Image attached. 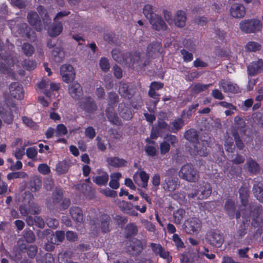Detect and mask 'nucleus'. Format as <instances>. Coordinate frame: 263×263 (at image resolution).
Returning <instances> with one entry per match:
<instances>
[{
	"label": "nucleus",
	"mask_w": 263,
	"mask_h": 263,
	"mask_svg": "<svg viewBox=\"0 0 263 263\" xmlns=\"http://www.w3.org/2000/svg\"><path fill=\"white\" fill-rule=\"evenodd\" d=\"M162 44L158 41H154L147 47L146 52L149 57L154 58L155 55L161 52Z\"/></svg>",
	"instance_id": "25"
},
{
	"label": "nucleus",
	"mask_w": 263,
	"mask_h": 263,
	"mask_svg": "<svg viewBox=\"0 0 263 263\" xmlns=\"http://www.w3.org/2000/svg\"><path fill=\"white\" fill-rule=\"evenodd\" d=\"M69 213L71 217L76 222H81L83 220V214L82 209L76 206L70 208Z\"/></svg>",
	"instance_id": "31"
},
{
	"label": "nucleus",
	"mask_w": 263,
	"mask_h": 263,
	"mask_svg": "<svg viewBox=\"0 0 263 263\" xmlns=\"http://www.w3.org/2000/svg\"><path fill=\"white\" fill-rule=\"evenodd\" d=\"M179 176L190 182L198 181L199 175L198 171L192 164H186L182 166L179 173Z\"/></svg>",
	"instance_id": "5"
},
{
	"label": "nucleus",
	"mask_w": 263,
	"mask_h": 263,
	"mask_svg": "<svg viewBox=\"0 0 263 263\" xmlns=\"http://www.w3.org/2000/svg\"><path fill=\"white\" fill-rule=\"evenodd\" d=\"M209 86V85L202 84L198 83L194 85L192 88V90L194 92L198 93L207 89Z\"/></svg>",
	"instance_id": "58"
},
{
	"label": "nucleus",
	"mask_w": 263,
	"mask_h": 263,
	"mask_svg": "<svg viewBox=\"0 0 263 263\" xmlns=\"http://www.w3.org/2000/svg\"><path fill=\"white\" fill-rule=\"evenodd\" d=\"M205 240L211 246L219 248L223 243L224 237L219 231L211 230L206 233Z\"/></svg>",
	"instance_id": "6"
},
{
	"label": "nucleus",
	"mask_w": 263,
	"mask_h": 263,
	"mask_svg": "<svg viewBox=\"0 0 263 263\" xmlns=\"http://www.w3.org/2000/svg\"><path fill=\"white\" fill-rule=\"evenodd\" d=\"M79 106L81 109L88 113L93 112L98 108L95 100L90 96L84 97L80 102Z\"/></svg>",
	"instance_id": "12"
},
{
	"label": "nucleus",
	"mask_w": 263,
	"mask_h": 263,
	"mask_svg": "<svg viewBox=\"0 0 263 263\" xmlns=\"http://www.w3.org/2000/svg\"><path fill=\"white\" fill-rule=\"evenodd\" d=\"M143 250L142 242L138 239H133L126 244V251L130 255L137 256L140 255Z\"/></svg>",
	"instance_id": "9"
},
{
	"label": "nucleus",
	"mask_w": 263,
	"mask_h": 263,
	"mask_svg": "<svg viewBox=\"0 0 263 263\" xmlns=\"http://www.w3.org/2000/svg\"><path fill=\"white\" fill-rule=\"evenodd\" d=\"M248 75L254 76L263 71V61L259 59L257 61L253 62L247 66Z\"/></svg>",
	"instance_id": "18"
},
{
	"label": "nucleus",
	"mask_w": 263,
	"mask_h": 263,
	"mask_svg": "<svg viewBox=\"0 0 263 263\" xmlns=\"http://www.w3.org/2000/svg\"><path fill=\"white\" fill-rule=\"evenodd\" d=\"M99 66L101 70L104 72H107L109 70L110 64L109 61L105 57L101 58L99 61Z\"/></svg>",
	"instance_id": "51"
},
{
	"label": "nucleus",
	"mask_w": 263,
	"mask_h": 263,
	"mask_svg": "<svg viewBox=\"0 0 263 263\" xmlns=\"http://www.w3.org/2000/svg\"><path fill=\"white\" fill-rule=\"evenodd\" d=\"M63 197V192L61 189H57L52 193V200L54 204L60 203Z\"/></svg>",
	"instance_id": "46"
},
{
	"label": "nucleus",
	"mask_w": 263,
	"mask_h": 263,
	"mask_svg": "<svg viewBox=\"0 0 263 263\" xmlns=\"http://www.w3.org/2000/svg\"><path fill=\"white\" fill-rule=\"evenodd\" d=\"M201 228V221L196 218H190L183 224V229L186 233L195 234L199 232Z\"/></svg>",
	"instance_id": "8"
},
{
	"label": "nucleus",
	"mask_w": 263,
	"mask_h": 263,
	"mask_svg": "<svg viewBox=\"0 0 263 263\" xmlns=\"http://www.w3.org/2000/svg\"><path fill=\"white\" fill-rule=\"evenodd\" d=\"M186 21V14L183 10H178L177 11L175 18V25L180 28H182L185 25Z\"/></svg>",
	"instance_id": "30"
},
{
	"label": "nucleus",
	"mask_w": 263,
	"mask_h": 263,
	"mask_svg": "<svg viewBox=\"0 0 263 263\" xmlns=\"http://www.w3.org/2000/svg\"><path fill=\"white\" fill-rule=\"evenodd\" d=\"M19 239H22L23 243H31L34 242L35 240V236L34 233L30 229H25L23 232L22 237Z\"/></svg>",
	"instance_id": "34"
},
{
	"label": "nucleus",
	"mask_w": 263,
	"mask_h": 263,
	"mask_svg": "<svg viewBox=\"0 0 263 263\" xmlns=\"http://www.w3.org/2000/svg\"><path fill=\"white\" fill-rule=\"evenodd\" d=\"M143 13L145 17L149 20L152 18V17H154L155 13H154L153 6L149 4L145 5L143 9Z\"/></svg>",
	"instance_id": "44"
},
{
	"label": "nucleus",
	"mask_w": 263,
	"mask_h": 263,
	"mask_svg": "<svg viewBox=\"0 0 263 263\" xmlns=\"http://www.w3.org/2000/svg\"><path fill=\"white\" fill-rule=\"evenodd\" d=\"M212 193V187L209 183H206L200 185L196 191L195 194H193L192 197L197 196L199 199H206Z\"/></svg>",
	"instance_id": "16"
},
{
	"label": "nucleus",
	"mask_w": 263,
	"mask_h": 263,
	"mask_svg": "<svg viewBox=\"0 0 263 263\" xmlns=\"http://www.w3.org/2000/svg\"><path fill=\"white\" fill-rule=\"evenodd\" d=\"M208 146V143L207 141L198 142L194 145L193 154L195 155H198L201 157H206L209 153Z\"/></svg>",
	"instance_id": "22"
},
{
	"label": "nucleus",
	"mask_w": 263,
	"mask_h": 263,
	"mask_svg": "<svg viewBox=\"0 0 263 263\" xmlns=\"http://www.w3.org/2000/svg\"><path fill=\"white\" fill-rule=\"evenodd\" d=\"M246 165L248 172L251 174L257 175L260 171L259 164L252 158L247 159Z\"/></svg>",
	"instance_id": "27"
},
{
	"label": "nucleus",
	"mask_w": 263,
	"mask_h": 263,
	"mask_svg": "<svg viewBox=\"0 0 263 263\" xmlns=\"http://www.w3.org/2000/svg\"><path fill=\"white\" fill-rule=\"evenodd\" d=\"M139 177L142 181V187L144 189L147 188L149 178V175L145 171H142L139 173Z\"/></svg>",
	"instance_id": "54"
},
{
	"label": "nucleus",
	"mask_w": 263,
	"mask_h": 263,
	"mask_svg": "<svg viewBox=\"0 0 263 263\" xmlns=\"http://www.w3.org/2000/svg\"><path fill=\"white\" fill-rule=\"evenodd\" d=\"M261 46L257 42H249L246 45V49L250 52H256L261 50Z\"/></svg>",
	"instance_id": "45"
},
{
	"label": "nucleus",
	"mask_w": 263,
	"mask_h": 263,
	"mask_svg": "<svg viewBox=\"0 0 263 263\" xmlns=\"http://www.w3.org/2000/svg\"><path fill=\"white\" fill-rule=\"evenodd\" d=\"M138 232V228L134 223H130L126 225L125 228V237L130 238L132 236L136 235Z\"/></svg>",
	"instance_id": "35"
},
{
	"label": "nucleus",
	"mask_w": 263,
	"mask_h": 263,
	"mask_svg": "<svg viewBox=\"0 0 263 263\" xmlns=\"http://www.w3.org/2000/svg\"><path fill=\"white\" fill-rule=\"evenodd\" d=\"M68 90L71 97L76 100L80 99L83 95L82 88L81 85L77 82L71 84Z\"/></svg>",
	"instance_id": "24"
},
{
	"label": "nucleus",
	"mask_w": 263,
	"mask_h": 263,
	"mask_svg": "<svg viewBox=\"0 0 263 263\" xmlns=\"http://www.w3.org/2000/svg\"><path fill=\"white\" fill-rule=\"evenodd\" d=\"M230 12L232 17L241 18L243 17L246 14V8L241 4L235 3L232 5Z\"/></svg>",
	"instance_id": "19"
},
{
	"label": "nucleus",
	"mask_w": 263,
	"mask_h": 263,
	"mask_svg": "<svg viewBox=\"0 0 263 263\" xmlns=\"http://www.w3.org/2000/svg\"><path fill=\"white\" fill-rule=\"evenodd\" d=\"M52 59L56 63H61L64 59V52L60 48H54L51 52Z\"/></svg>",
	"instance_id": "40"
},
{
	"label": "nucleus",
	"mask_w": 263,
	"mask_h": 263,
	"mask_svg": "<svg viewBox=\"0 0 263 263\" xmlns=\"http://www.w3.org/2000/svg\"><path fill=\"white\" fill-rule=\"evenodd\" d=\"M233 136L234 137L237 148L239 150H242L244 148L245 145L238 133L237 132H233Z\"/></svg>",
	"instance_id": "52"
},
{
	"label": "nucleus",
	"mask_w": 263,
	"mask_h": 263,
	"mask_svg": "<svg viewBox=\"0 0 263 263\" xmlns=\"http://www.w3.org/2000/svg\"><path fill=\"white\" fill-rule=\"evenodd\" d=\"M170 148L171 145L167 142L164 141L160 144V153L162 155H164L168 153Z\"/></svg>",
	"instance_id": "61"
},
{
	"label": "nucleus",
	"mask_w": 263,
	"mask_h": 263,
	"mask_svg": "<svg viewBox=\"0 0 263 263\" xmlns=\"http://www.w3.org/2000/svg\"><path fill=\"white\" fill-rule=\"evenodd\" d=\"M164 86V84L161 82L153 81L149 86V89L148 92V95L149 97L155 99L156 96H160L159 93H157L156 91L161 89Z\"/></svg>",
	"instance_id": "28"
},
{
	"label": "nucleus",
	"mask_w": 263,
	"mask_h": 263,
	"mask_svg": "<svg viewBox=\"0 0 263 263\" xmlns=\"http://www.w3.org/2000/svg\"><path fill=\"white\" fill-rule=\"evenodd\" d=\"M119 96L116 92L113 91L108 92L107 99L108 106L107 107L115 108L116 104L119 102Z\"/></svg>",
	"instance_id": "39"
},
{
	"label": "nucleus",
	"mask_w": 263,
	"mask_h": 263,
	"mask_svg": "<svg viewBox=\"0 0 263 263\" xmlns=\"http://www.w3.org/2000/svg\"><path fill=\"white\" fill-rule=\"evenodd\" d=\"M161 258L165 260L167 263H170L172 260V256L169 251L166 250L164 248H163L160 253L158 255Z\"/></svg>",
	"instance_id": "59"
},
{
	"label": "nucleus",
	"mask_w": 263,
	"mask_h": 263,
	"mask_svg": "<svg viewBox=\"0 0 263 263\" xmlns=\"http://www.w3.org/2000/svg\"><path fill=\"white\" fill-rule=\"evenodd\" d=\"M68 130L66 127L63 124H59L57 126L56 136L60 137L67 134Z\"/></svg>",
	"instance_id": "57"
},
{
	"label": "nucleus",
	"mask_w": 263,
	"mask_h": 263,
	"mask_svg": "<svg viewBox=\"0 0 263 263\" xmlns=\"http://www.w3.org/2000/svg\"><path fill=\"white\" fill-rule=\"evenodd\" d=\"M118 92L122 98L130 99L135 95L136 90L135 88L130 86L128 83L120 82Z\"/></svg>",
	"instance_id": "11"
},
{
	"label": "nucleus",
	"mask_w": 263,
	"mask_h": 263,
	"mask_svg": "<svg viewBox=\"0 0 263 263\" xmlns=\"http://www.w3.org/2000/svg\"><path fill=\"white\" fill-rule=\"evenodd\" d=\"M181 54L182 55L183 61L185 63H188L193 60V54L191 52H189L184 49L180 50Z\"/></svg>",
	"instance_id": "55"
},
{
	"label": "nucleus",
	"mask_w": 263,
	"mask_h": 263,
	"mask_svg": "<svg viewBox=\"0 0 263 263\" xmlns=\"http://www.w3.org/2000/svg\"><path fill=\"white\" fill-rule=\"evenodd\" d=\"M22 51L27 57H31L34 52V47L28 43H25L22 46Z\"/></svg>",
	"instance_id": "47"
},
{
	"label": "nucleus",
	"mask_w": 263,
	"mask_h": 263,
	"mask_svg": "<svg viewBox=\"0 0 263 263\" xmlns=\"http://www.w3.org/2000/svg\"><path fill=\"white\" fill-rule=\"evenodd\" d=\"M149 22L152 25V28L156 31H165L167 28L163 18L158 14H155L154 17L149 20Z\"/></svg>",
	"instance_id": "15"
},
{
	"label": "nucleus",
	"mask_w": 263,
	"mask_h": 263,
	"mask_svg": "<svg viewBox=\"0 0 263 263\" xmlns=\"http://www.w3.org/2000/svg\"><path fill=\"white\" fill-rule=\"evenodd\" d=\"M106 161L108 165L117 168L125 166L127 164L125 160L118 157H109L107 158Z\"/></svg>",
	"instance_id": "26"
},
{
	"label": "nucleus",
	"mask_w": 263,
	"mask_h": 263,
	"mask_svg": "<svg viewBox=\"0 0 263 263\" xmlns=\"http://www.w3.org/2000/svg\"><path fill=\"white\" fill-rule=\"evenodd\" d=\"M253 192L254 196L260 202H263V182L258 181L254 184Z\"/></svg>",
	"instance_id": "33"
},
{
	"label": "nucleus",
	"mask_w": 263,
	"mask_h": 263,
	"mask_svg": "<svg viewBox=\"0 0 263 263\" xmlns=\"http://www.w3.org/2000/svg\"><path fill=\"white\" fill-rule=\"evenodd\" d=\"M0 117L4 123L8 125L12 124L14 120V115L11 109L0 110Z\"/></svg>",
	"instance_id": "29"
},
{
	"label": "nucleus",
	"mask_w": 263,
	"mask_h": 263,
	"mask_svg": "<svg viewBox=\"0 0 263 263\" xmlns=\"http://www.w3.org/2000/svg\"><path fill=\"white\" fill-rule=\"evenodd\" d=\"M113 73L116 78L120 79L123 77V70L117 64H115L112 68Z\"/></svg>",
	"instance_id": "64"
},
{
	"label": "nucleus",
	"mask_w": 263,
	"mask_h": 263,
	"mask_svg": "<svg viewBox=\"0 0 263 263\" xmlns=\"http://www.w3.org/2000/svg\"><path fill=\"white\" fill-rule=\"evenodd\" d=\"M150 247L152 249L153 253L156 255L158 256L162 250L163 247L160 243H156L152 242L150 243Z\"/></svg>",
	"instance_id": "62"
},
{
	"label": "nucleus",
	"mask_w": 263,
	"mask_h": 263,
	"mask_svg": "<svg viewBox=\"0 0 263 263\" xmlns=\"http://www.w3.org/2000/svg\"><path fill=\"white\" fill-rule=\"evenodd\" d=\"M172 124L173 125L172 132L176 133L183 126L184 121L182 118H177L172 122Z\"/></svg>",
	"instance_id": "49"
},
{
	"label": "nucleus",
	"mask_w": 263,
	"mask_h": 263,
	"mask_svg": "<svg viewBox=\"0 0 263 263\" xmlns=\"http://www.w3.org/2000/svg\"><path fill=\"white\" fill-rule=\"evenodd\" d=\"M17 243L20 251L22 253L27 252L29 258H33L36 256L37 252L36 246L31 245L28 247L26 243H23L22 239H18Z\"/></svg>",
	"instance_id": "13"
},
{
	"label": "nucleus",
	"mask_w": 263,
	"mask_h": 263,
	"mask_svg": "<svg viewBox=\"0 0 263 263\" xmlns=\"http://www.w3.org/2000/svg\"><path fill=\"white\" fill-rule=\"evenodd\" d=\"M145 152L147 156L154 157L157 155V149L156 148L152 145H146L145 146Z\"/></svg>",
	"instance_id": "60"
},
{
	"label": "nucleus",
	"mask_w": 263,
	"mask_h": 263,
	"mask_svg": "<svg viewBox=\"0 0 263 263\" xmlns=\"http://www.w3.org/2000/svg\"><path fill=\"white\" fill-rule=\"evenodd\" d=\"M11 96L16 99L21 100L24 97V90L22 85L17 82L12 83L9 86Z\"/></svg>",
	"instance_id": "14"
},
{
	"label": "nucleus",
	"mask_w": 263,
	"mask_h": 263,
	"mask_svg": "<svg viewBox=\"0 0 263 263\" xmlns=\"http://www.w3.org/2000/svg\"><path fill=\"white\" fill-rule=\"evenodd\" d=\"M241 205L246 208L249 203V191L247 187L241 186L238 190Z\"/></svg>",
	"instance_id": "32"
},
{
	"label": "nucleus",
	"mask_w": 263,
	"mask_h": 263,
	"mask_svg": "<svg viewBox=\"0 0 263 263\" xmlns=\"http://www.w3.org/2000/svg\"><path fill=\"white\" fill-rule=\"evenodd\" d=\"M69 167V163L66 160L59 162L56 166L57 171L60 174H63L67 172Z\"/></svg>",
	"instance_id": "43"
},
{
	"label": "nucleus",
	"mask_w": 263,
	"mask_h": 263,
	"mask_svg": "<svg viewBox=\"0 0 263 263\" xmlns=\"http://www.w3.org/2000/svg\"><path fill=\"white\" fill-rule=\"evenodd\" d=\"M239 26L240 30L245 33H256L261 31L262 24L261 21L257 18H252L241 21Z\"/></svg>",
	"instance_id": "4"
},
{
	"label": "nucleus",
	"mask_w": 263,
	"mask_h": 263,
	"mask_svg": "<svg viewBox=\"0 0 263 263\" xmlns=\"http://www.w3.org/2000/svg\"><path fill=\"white\" fill-rule=\"evenodd\" d=\"M63 25L61 22H57L53 24L51 29L49 30V34L50 36L55 37L59 35L62 31Z\"/></svg>",
	"instance_id": "41"
},
{
	"label": "nucleus",
	"mask_w": 263,
	"mask_h": 263,
	"mask_svg": "<svg viewBox=\"0 0 263 263\" xmlns=\"http://www.w3.org/2000/svg\"><path fill=\"white\" fill-rule=\"evenodd\" d=\"M42 181L38 178H34L30 181L31 190L32 192H36L41 188Z\"/></svg>",
	"instance_id": "56"
},
{
	"label": "nucleus",
	"mask_w": 263,
	"mask_h": 263,
	"mask_svg": "<svg viewBox=\"0 0 263 263\" xmlns=\"http://www.w3.org/2000/svg\"><path fill=\"white\" fill-rule=\"evenodd\" d=\"M185 214V210L180 208L173 213L174 222L176 224H180L183 220Z\"/></svg>",
	"instance_id": "42"
},
{
	"label": "nucleus",
	"mask_w": 263,
	"mask_h": 263,
	"mask_svg": "<svg viewBox=\"0 0 263 263\" xmlns=\"http://www.w3.org/2000/svg\"><path fill=\"white\" fill-rule=\"evenodd\" d=\"M164 140L172 146H175V144L178 141L177 137L171 134H167L164 137Z\"/></svg>",
	"instance_id": "63"
},
{
	"label": "nucleus",
	"mask_w": 263,
	"mask_h": 263,
	"mask_svg": "<svg viewBox=\"0 0 263 263\" xmlns=\"http://www.w3.org/2000/svg\"><path fill=\"white\" fill-rule=\"evenodd\" d=\"M111 55L114 60L119 63H125L133 65L138 63L140 60V53L137 52H126L122 53L118 49H115L111 51Z\"/></svg>",
	"instance_id": "1"
},
{
	"label": "nucleus",
	"mask_w": 263,
	"mask_h": 263,
	"mask_svg": "<svg viewBox=\"0 0 263 263\" xmlns=\"http://www.w3.org/2000/svg\"><path fill=\"white\" fill-rule=\"evenodd\" d=\"M24 68L28 71L33 70L36 67V63L34 60L25 59L22 63Z\"/></svg>",
	"instance_id": "48"
},
{
	"label": "nucleus",
	"mask_w": 263,
	"mask_h": 263,
	"mask_svg": "<svg viewBox=\"0 0 263 263\" xmlns=\"http://www.w3.org/2000/svg\"><path fill=\"white\" fill-rule=\"evenodd\" d=\"M28 205L29 214L31 215H37L40 212L41 209L37 204L29 201Z\"/></svg>",
	"instance_id": "53"
},
{
	"label": "nucleus",
	"mask_w": 263,
	"mask_h": 263,
	"mask_svg": "<svg viewBox=\"0 0 263 263\" xmlns=\"http://www.w3.org/2000/svg\"><path fill=\"white\" fill-rule=\"evenodd\" d=\"M27 20L29 24L34 27L36 31H40L42 30L41 20L36 12H29L27 14Z\"/></svg>",
	"instance_id": "17"
},
{
	"label": "nucleus",
	"mask_w": 263,
	"mask_h": 263,
	"mask_svg": "<svg viewBox=\"0 0 263 263\" xmlns=\"http://www.w3.org/2000/svg\"><path fill=\"white\" fill-rule=\"evenodd\" d=\"M60 74L63 81L69 83L75 78V71L73 67L69 64H65L60 67Z\"/></svg>",
	"instance_id": "10"
},
{
	"label": "nucleus",
	"mask_w": 263,
	"mask_h": 263,
	"mask_svg": "<svg viewBox=\"0 0 263 263\" xmlns=\"http://www.w3.org/2000/svg\"><path fill=\"white\" fill-rule=\"evenodd\" d=\"M219 85L225 92L237 93L239 92L238 86L229 81L222 79L219 81Z\"/></svg>",
	"instance_id": "20"
},
{
	"label": "nucleus",
	"mask_w": 263,
	"mask_h": 263,
	"mask_svg": "<svg viewBox=\"0 0 263 263\" xmlns=\"http://www.w3.org/2000/svg\"><path fill=\"white\" fill-rule=\"evenodd\" d=\"M164 176L165 179L162 183L163 189L165 191L173 192L176 190L179 184L178 183V179L177 177L176 172L175 169L170 168L165 173Z\"/></svg>",
	"instance_id": "2"
},
{
	"label": "nucleus",
	"mask_w": 263,
	"mask_h": 263,
	"mask_svg": "<svg viewBox=\"0 0 263 263\" xmlns=\"http://www.w3.org/2000/svg\"><path fill=\"white\" fill-rule=\"evenodd\" d=\"M250 219L243 220L242 223L240 225L239 229L237 232V237L240 239L243 237L248 232V227H249Z\"/></svg>",
	"instance_id": "36"
},
{
	"label": "nucleus",
	"mask_w": 263,
	"mask_h": 263,
	"mask_svg": "<svg viewBox=\"0 0 263 263\" xmlns=\"http://www.w3.org/2000/svg\"><path fill=\"white\" fill-rule=\"evenodd\" d=\"M184 138L192 143H197L198 141V135L196 130L194 129L187 130L184 134Z\"/></svg>",
	"instance_id": "38"
},
{
	"label": "nucleus",
	"mask_w": 263,
	"mask_h": 263,
	"mask_svg": "<svg viewBox=\"0 0 263 263\" xmlns=\"http://www.w3.org/2000/svg\"><path fill=\"white\" fill-rule=\"evenodd\" d=\"M109 179V176L106 172H104L100 176L92 177V181L99 186L106 185Z\"/></svg>",
	"instance_id": "37"
},
{
	"label": "nucleus",
	"mask_w": 263,
	"mask_h": 263,
	"mask_svg": "<svg viewBox=\"0 0 263 263\" xmlns=\"http://www.w3.org/2000/svg\"><path fill=\"white\" fill-rule=\"evenodd\" d=\"M105 115L108 120L113 125L120 126L122 125V121L115 111L113 107H106Z\"/></svg>",
	"instance_id": "23"
},
{
	"label": "nucleus",
	"mask_w": 263,
	"mask_h": 263,
	"mask_svg": "<svg viewBox=\"0 0 263 263\" xmlns=\"http://www.w3.org/2000/svg\"><path fill=\"white\" fill-rule=\"evenodd\" d=\"M90 222L96 229L100 230L103 234L110 231V225L111 223V218L107 214H102L99 218H93L90 220Z\"/></svg>",
	"instance_id": "3"
},
{
	"label": "nucleus",
	"mask_w": 263,
	"mask_h": 263,
	"mask_svg": "<svg viewBox=\"0 0 263 263\" xmlns=\"http://www.w3.org/2000/svg\"><path fill=\"white\" fill-rule=\"evenodd\" d=\"M223 208L226 213L230 219L235 218L236 219H238L240 218L241 212L239 210H236V202L233 199H227L224 203Z\"/></svg>",
	"instance_id": "7"
},
{
	"label": "nucleus",
	"mask_w": 263,
	"mask_h": 263,
	"mask_svg": "<svg viewBox=\"0 0 263 263\" xmlns=\"http://www.w3.org/2000/svg\"><path fill=\"white\" fill-rule=\"evenodd\" d=\"M27 177V174L24 172H11L7 176V179L9 180L17 178H25Z\"/></svg>",
	"instance_id": "50"
},
{
	"label": "nucleus",
	"mask_w": 263,
	"mask_h": 263,
	"mask_svg": "<svg viewBox=\"0 0 263 263\" xmlns=\"http://www.w3.org/2000/svg\"><path fill=\"white\" fill-rule=\"evenodd\" d=\"M118 112L124 120H129L133 118V114L127 103L121 102L118 105Z\"/></svg>",
	"instance_id": "21"
}]
</instances>
